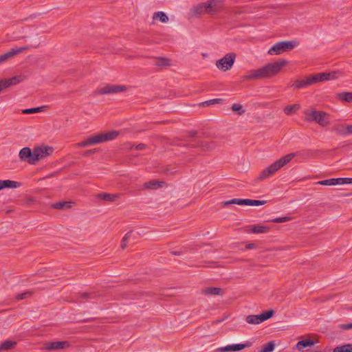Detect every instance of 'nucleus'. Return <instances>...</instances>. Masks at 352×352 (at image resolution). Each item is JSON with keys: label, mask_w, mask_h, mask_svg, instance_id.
<instances>
[{"label": "nucleus", "mask_w": 352, "mask_h": 352, "mask_svg": "<svg viewBox=\"0 0 352 352\" xmlns=\"http://www.w3.org/2000/svg\"><path fill=\"white\" fill-rule=\"evenodd\" d=\"M274 343L270 342L263 346L260 352H272L274 349Z\"/></svg>", "instance_id": "37"}, {"label": "nucleus", "mask_w": 352, "mask_h": 352, "mask_svg": "<svg viewBox=\"0 0 352 352\" xmlns=\"http://www.w3.org/2000/svg\"><path fill=\"white\" fill-rule=\"evenodd\" d=\"M8 79L10 82V85L11 86H14V85H16L19 84L20 82H21L24 80V76L19 75V76H13L10 78H8Z\"/></svg>", "instance_id": "34"}, {"label": "nucleus", "mask_w": 352, "mask_h": 352, "mask_svg": "<svg viewBox=\"0 0 352 352\" xmlns=\"http://www.w3.org/2000/svg\"><path fill=\"white\" fill-rule=\"evenodd\" d=\"M340 178H331L328 179L321 180L316 182V184L322 186H336L341 185Z\"/></svg>", "instance_id": "19"}, {"label": "nucleus", "mask_w": 352, "mask_h": 352, "mask_svg": "<svg viewBox=\"0 0 352 352\" xmlns=\"http://www.w3.org/2000/svg\"><path fill=\"white\" fill-rule=\"evenodd\" d=\"M145 147V145L143 144H140L136 146V149L138 150H142Z\"/></svg>", "instance_id": "46"}, {"label": "nucleus", "mask_w": 352, "mask_h": 352, "mask_svg": "<svg viewBox=\"0 0 352 352\" xmlns=\"http://www.w3.org/2000/svg\"><path fill=\"white\" fill-rule=\"evenodd\" d=\"M20 186V183L11 180H0V190L4 188H16Z\"/></svg>", "instance_id": "18"}, {"label": "nucleus", "mask_w": 352, "mask_h": 352, "mask_svg": "<svg viewBox=\"0 0 352 352\" xmlns=\"http://www.w3.org/2000/svg\"><path fill=\"white\" fill-rule=\"evenodd\" d=\"M30 296H31V292L28 291V292L18 294L16 296V298L17 300H23V299H25Z\"/></svg>", "instance_id": "40"}, {"label": "nucleus", "mask_w": 352, "mask_h": 352, "mask_svg": "<svg viewBox=\"0 0 352 352\" xmlns=\"http://www.w3.org/2000/svg\"><path fill=\"white\" fill-rule=\"evenodd\" d=\"M19 155L21 160L26 161L30 164H34L31 162L32 158H34L33 151H32L29 147L23 148L20 151Z\"/></svg>", "instance_id": "15"}, {"label": "nucleus", "mask_w": 352, "mask_h": 352, "mask_svg": "<svg viewBox=\"0 0 352 352\" xmlns=\"http://www.w3.org/2000/svg\"><path fill=\"white\" fill-rule=\"evenodd\" d=\"M329 115L324 112L318 111L314 121L321 126H327L330 124Z\"/></svg>", "instance_id": "14"}, {"label": "nucleus", "mask_w": 352, "mask_h": 352, "mask_svg": "<svg viewBox=\"0 0 352 352\" xmlns=\"http://www.w3.org/2000/svg\"><path fill=\"white\" fill-rule=\"evenodd\" d=\"M69 344L67 341L48 342H45L43 349L47 351H57L69 347Z\"/></svg>", "instance_id": "11"}, {"label": "nucleus", "mask_w": 352, "mask_h": 352, "mask_svg": "<svg viewBox=\"0 0 352 352\" xmlns=\"http://www.w3.org/2000/svg\"><path fill=\"white\" fill-rule=\"evenodd\" d=\"M266 201L253 200L249 199H232L223 203L224 205L237 204L240 206H258L263 205Z\"/></svg>", "instance_id": "7"}, {"label": "nucleus", "mask_w": 352, "mask_h": 352, "mask_svg": "<svg viewBox=\"0 0 352 352\" xmlns=\"http://www.w3.org/2000/svg\"><path fill=\"white\" fill-rule=\"evenodd\" d=\"M339 133L344 135L352 134V125L346 126L345 131H340Z\"/></svg>", "instance_id": "43"}, {"label": "nucleus", "mask_w": 352, "mask_h": 352, "mask_svg": "<svg viewBox=\"0 0 352 352\" xmlns=\"http://www.w3.org/2000/svg\"><path fill=\"white\" fill-rule=\"evenodd\" d=\"M317 110H306L305 111V120L307 122H312L314 121Z\"/></svg>", "instance_id": "25"}, {"label": "nucleus", "mask_w": 352, "mask_h": 352, "mask_svg": "<svg viewBox=\"0 0 352 352\" xmlns=\"http://www.w3.org/2000/svg\"><path fill=\"white\" fill-rule=\"evenodd\" d=\"M338 98L342 100L352 102V92H341L338 94Z\"/></svg>", "instance_id": "29"}, {"label": "nucleus", "mask_w": 352, "mask_h": 352, "mask_svg": "<svg viewBox=\"0 0 352 352\" xmlns=\"http://www.w3.org/2000/svg\"><path fill=\"white\" fill-rule=\"evenodd\" d=\"M314 344V341L309 340V339H306V340H303L298 342L296 345V347L298 350L302 351L306 347L312 346Z\"/></svg>", "instance_id": "21"}, {"label": "nucleus", "mask_w": 352, "mask_h": 352, "mask_svg": "<svg viewBox=\"0 0 352 352\" xmlns=\"http://www.w3.org/2000/svg\"><path fill=\"white\" fill-rule=\"evenodd\" d=\"M47 109V106H41L34 108L25 109L22 110L23 114H32L41 112Z\"/></svg>", "instance_id": "24"}, {"label": "nucleus", "mask_w": 352, "mask_h": 352, "mask_svg": "<svg viewBox=\"0 0 352 352\" xmlns=\"http://www.w3.org/2000/svg\"><path fill=\"white\" fill-rule=\"evenodd\" d=\"M16 344L15 341L7 340L0 344V351L13 349Z\"/></svg>", "instance_id": "23"}, {"label": "nucleus", "mask_w": 352, "mask_h": 352, "mask_svg": "<svg viewBox=\"0 0 352 352\" xmlns=\"http://www.w3.org/2000/svg\"><path fill=\"white\" fill-rule=\"evenodd\" d=\"M53 151V148L49 146H40L34 148L33 149L34 158H32L31 162L35 164L36 162L46 158L52 153Z\"/></svg>", "instance_id": "5"}, {"label": "nucleus", "mask_w": 352, "mask_h": 352, "mask_svg": "<svg viewBox=\"0 0 352 352\" xmlns=\"http://www.w3.org/2000/svg\"><path fill=\"white\" fill-rule=\"evenodd\" d=\"M191 14L194 16H197L208 14V9L205 2L197 4L191 9Z\"/></svg>", "instance_id": "16"}, {"label": "nucleus", "mask_w": 352, "mask_h": 352, "mask_svg": "<svg viewBox=\"0 0 352 352\" xmlns=\"http://www.w3.org/2000/svg\"><path fill=\"white\" fill-rule=\"evenodd\" d=\"M287 64V60H279L267 63L263 67L248 72L244 76V80L269 78L278 74L282 68Z\"/></svg>", "instance_id": "1"}, {"label": "nucleus", "mask_w": 352, "mask_h": 352, "mask_svg": "<svg viewBox=\"0 0 352 352\" xmlns=\"http://www.w3.org/2000/svg\"><path fill=\"white\" fill-rule=\"evenodd\" d=\"M208 14H214L221 10L223 6V0H208L205 1Z\"/></svg>", "instance_id": "10"}, {"label": "nucleus", "mask_w": 352, "mask_h": 352, "mask_svg": "<svg viewBox=\"0 0 352 352\" xmlns=\"http://www.w3.org/2000/svg\"><path fill=\"white\" fill-rule=\"evenodd\" d=\"M98 197L103 200H106V201H113L117 198V196L116 195H113V194L102 193V194H99Z\"/></svg>", "instance_id": "35"}, {"label": "nucleus", "mask_w": 352, "mask_h": 352, "mask_svg": "<svg viewBox=\"0 0 352 352\" xmlns=\"http://www.w3.org/2000/svg\"><path fill=\"white\" fill-rule=\"evenodd\" d=\"M298 45V43L296 41L278 42L269 49L267 53L271 56L279 55L293 50Z\"/></svg>", "instance_id": "3"}, {"label": "nucleus", "mask_w": 352, "mask_h": 352, "mask_svg": "<svg viewBox=\"0 0 352 352\" xmlns=\"http://www.w3.org/2000/svg\"><path fill=\"white\" fill-rule=\"evenodd\" d=\"M126 89L125 86L118 85H106L99 89V93L101 94H112L122 91Z\"/></svg>", "instance_id": "9"}, {"label": "nucleus", "mask_w": 352, "mask_h": 352, "mask_svg": "<svg viewBox=\"0 0 352 352\" xmlns=\"http://www.w3.org/2000/svg\"><path fill=\"white\" fill-rule=\"evenodd\" d=\"M162 184H163V182H160L155 180L150 181L148 182H146L144 184V188L147 189H157L162 186Z\"/></svg>", "instance_id": "26"}, {"label": "nucleus", "mask_w": 352, "mask_h": 352, "mask_svg": "<svg viewBox=\"0 0 352 352\" xmlns=\"http://www.w3.org/2000/svg\"><path fill=\"white\" fill-rule=\"evenodd\" d=\"M221 101V99H213V100H210L209 101H206L205 102L204 104H214V103H219V102Z\"/></svg>", "instance_id": "45"}, {"label": "nucleus", "mask_w": 352, "mask_h": 352, "mask_svg": "<svg viewBox=\"0 0 352 352\" xmlns=\"http://www.w3.org/2000/svg\"><path fill=\"white\" fill-rule=\"evenodd\" d=\"M83 295H84L85 296H87L88 295V294L85 293V294H83Z\"/></svg>", "instance_id": "50"}, {"label": "nucleus", "mask_w": 352, "mask_h": 352, "mask_svg": "<svg viewBox=\"0 0 352 352\" xmlns=\"http://www.w3.org/2000/svg\"><path fill=\"white\" fill-rule=\"evenodd\" d=\"M292 219V217H278V218L273 219L271 220V221L273 223H278L287 222V221H291Z\"/></svg>", "instance_id": "39"}, {"label": "nucleus", "mask_w": 352, "mask_h": 352, "mask_svg": "<svg viewBox=\"0 0 352 352\" xmlns=\"http://www.w3.org/2000/svg\"><path fill=\"white\" fill-rule=\"evenodd\" d=\"M314 83H316V78L314 75L311 76H307L304 79L296 80L292 87L294 89H302L306 87L310 86Z\"/></svg>", "instance_id": "12"}, {"label": "nucleus", "mask_w": 352, "mask_h": 352, "mask_svg": "<svg viewBox=\"0 0 352 352\" xmlns=\"http://www.w3.org/2000/svg\"><path fill=\"white\" fill-rule=\"evenodd\" d=\"M254 245V244L250 243V244L247 245L246 248L247 249H252V248H253Z\"/></svg>", "instance_id": "47"}, {"label": "nucleus", "mask_w": 352, "mask_h": 352, "mask_svg": "<svg viewBox=\"0 0 352 352\" xmlns=\"http://www.w3.org/2000/svg\"><path fill=\"white\" fill-rule=\"evenodd\" d=\"M351 327H352V324H349L348 326V328H351Z\"/></svg>", "instance_id": "49"}, {"label": "nucleus", "mask_w": 352, "mask_h": 352, "mask_svg": "<svg viewBox=\"0 0 352 352\" xmlns=\"http://www.w3.org/2000/svg\"><path fill=\"white\" fill-rule=\"evenodd\" d=\"M298 155V153H289L281 158H280L278 160L276 161L273 164H272L270 166L265 168L263 171L261 173V174L258 176V178L260 179H263L267 177H270L272 176L274 173H275L276 171H278L279 169H280L282 167H283L285 165H286L287 163L291 162L292 159L297 156Z\"/></svg>", "instance_id": "2"}, {"label": "nucleus", "mask_w": 352, "mask_h": 352, "mask_svg": "<svg viewBox=\"0 0 352 352\" xmlns=\"http://www.w3.org/2000/svg\"><path fill=\"white\" fill-rule=\"evenodd\" d=\"M11 87L8 78L0 79V93L8 87Z\"/></svg>", "instance_id": "38"}, {"label": "nucleus", "mask_w": 352, "mask_h": 352, "mask_svg": "<svg viewBox=\"0 0 352 352\" xmlns=\"http://www.w3.org/2000/svg\"><path fill=\"white\" fill-rule=\"evenodd\" d=\"M26 47H22L19 48L12 49L11 51L5 53L4 54L0 56V64L6 61L9 58H12L14 55L22 52L23 50H26Z\"/></svg>", "instance_id": "17"}, {"label": "nucleus", "mask_w": 352, "mask_h": 352, "mask_svg": "<svg viewBox=\"0 0 352 352\" xmlns=\"http://www.w3.org/2000/svg\"><path fill=\"white\" fill-rule=\"evenodd\" d=\"M341 76L342 72L340 71H333L328 73H320L314 75L316 82L325 80H335Z\"/></svg>", "instance_id": "8"}, {"label": "nucleus", "mask_w": 352, "mask_h": 352, "mask_svg": "<svg viewBox=\"0 0 352 352\" xmlns=\"http://www.w3.org/2000/svg\"><path fill=\"white\" fill-rule=\"evenodd\" d=\"M242 107L239 104H234L232 107V109L234 111H239L241 109ZM240 114L241 113V112H239Z\"/></svg>", "instance_id": "44"}, {"label": "nucleus", "mask_w": 352, "mask_h": 352, "mask_svg": "<svg viewBox=\"0 0 352 352\" xmlns=\"http://www.w3.org/2000/svg\"><path fill=\"white\" fill-rule=\"evenodd\" d=\"M135 239V238L133 236V234L132 233V232H127L124 236L123 237L122 240V242H121V248L122 249H125L127 246V241L129 240H130L131 239Z\"/></svg>", "instance_id": "33"}, {"label": "nucleus", "mask_w": 352, "mask_h": 352, "mask_svg": "<svg viewBox=\"0 0 352 352\" xmlns=\"http://www.w3.org/2000/svg\"><path fill=\"white\" fill-rule=\"evenodd\" d=\"M204 293L206 295H220L221 289L218 287H208L204 290Z\"/></svg>", "instance_id": "32"}, {"label": "nucleus", "mask_w": 352, "mask_h": 352, "mask_svg": "<svg viewBox=\"0 0 352 352\" xmlns=\"http://www.w3.org/2000/svg\"><path fill=\"white\" fill-rule=\"evenodd\" d=\"M251 346V343L247 342L244 344H234L231 345H228L223 347L219 348V351L220 352H228V351H239L245 348L250 347Z\"/></svg>", "instance_id": "13"}, {"label": "nucleus", "mask_w": 352, "mask_h": 352, "mask_svg": "<svg viewBox=\"0 0 352 352\" xmlns=\"http://www.w3.org/2000/svg\"><path fill=\"white\" fill-rule=\"evenodd\" d=\"M76 146L78 147H87L91 146L89 138H87L85 141L78 143Z\"/></svg>", "instance_id": "41"}, {"label": "nucleus", "mask_w": 352, "mask_h": 352, "mask_svg": "<svg viewBox=\"0 0 352 352\" xmlns=\"http://www.w3.org/2000/svg\"><path fill=\"white\" fill-rule=\"evenodd\" d=\"M236 57V54L233 52L228 53L223 58L217 60L215 63V65L219 70L227 72L232 67Z\"/></svg>", "instance_id": "4"}, {"label": "nucleus", "mask_w": 352, "mask_h": 352, "mask_svg": "<svg viewBox=\"0 0 352 352\" xmlns=\"http://www.w3.org/2000/svg\"><path fill=\"white\" fill-rule=\"evenodd\" d=\"M333 352H352V346L350 344L338 346L334 349Z\"/></svg>", "instance_id": "36"}, {"label": "nucleus", "mask_w": 352, "mask_h": 352, "mask_svg": "<svg viewBox=\"0 0 352 352\" xmlns=\"http://www.w3.org/2000/svg\"><path fill=\"white\" fill-rule=\"evenodd\" d=\"M91 146L98 144L104 142L103 133H99L89 137Z\"/></svg>", "instance_id": "22"}, {"label": "nucleus", "mask_w": 352, "mask_h": 352, "mask_svg": "<svg viewBox=\"0 0 352 352\" xmlns=\"http://www.w3.org/2000/svg\"><path fill=\"white\" fill-rule=\"evenodd\" d=\"M119 135L118 131H111L105 133H103L104 142L110 141L116 139Z\"/></svg>", "instance_id": "30"}, {"label": "nucleus", "mask_w": 352, "mask_h": 352, "mask_svg": "<svg viewBox=\"0 0 352 352\" xmlns=\"http://www.w3.org/2000/svg\"><path fill=\"white\" fill-rule=\"evenodd\" d=\"M269 228L263 226H254L251 230V232L254 234L266 233L269 231Z\"/></svg>", "instance_id": "28"}, {"label": "nucleus", "mask_w": 352, "mask_h": 352, "mask_svg": "<svg viewBox=\"0 0 352 352\" xmlns=\"http://www.w3.org/2000/svg\"><path fill=\"white\" fill-rule=\"evenodd\" d=\"M341 185L352 184V178L341 177Z\"/></svg>", "instance_id": "42"}, {"label": "nucleus", "mask_w": 352, "mask_h": 352, "mask_svg": "<svg viewBox=\"0 0 352 352\" xmlns=\"http://www.w3.org/2000/svg\"><path fill=\"white\" fill-rule=\"evenodd\" d=\"M94 152L93 150H89V151H87L86 153H85V155H89V154H91Z\"/></svg>", "instance_id": "48"}, {"label": "nucleus", "mask_w": 352, "mask_h": 352, "mask_svg": "<svg viewBox=\"0 0 352 352\" xmlns=\"http://www.w3.org/2000/svg\"><path fill=\"white\" fill-rule=\"evenodd\" d=\"M300 109V105L298 104L287 106L284 109V112L287 115H291Z\"/></svg>", "instance_id": "31"}, {"label": "nucleus", "mask_w": 352, "mask_h": 352, "mask_svg": "<svg viewBox=\"0 0 352 352\" xmlns=\"http://www.w3.org/2000/svg\"><path fill=\"white\" fill-rule=\"evenodd\" d=\"M153 19L154 20H158L163 23H166L169 21L167 14L162 11L155 12L153 15Z\"/></svg>", "instance_id": "20"}, {"label": "nucleus", "mask_w": 352, "mask_h": 352, "mask_svg": "<svg viewBox=\"0 0 352 352\" xmlns=\"http://www.w3.org/2000/svg\"><path fill=\"white\" fill-rule=\"evenodd\" d=\"M274 314L273 310H268L258 315H249L246 317V322L250 324H259L270 319Z\"/></svg>", "instance_id": "6"}, {"label": "nucleus", "mask_w": 352, "mask_h": 352, "mask_svg": "<svg viewBox=\"0 0 352 352\" xmlns=\"http://www.w3.org/2000/svg\"><path fill=\"white\" fill-rule=\"evenodd\" d=\"M72 204L73 203L70 202V201L58 202V203L54 204L52 205V207L55 209L63 210V209L69 208L72 206Z\"/></svg>", "instance_id": "27"}]
</instances>
